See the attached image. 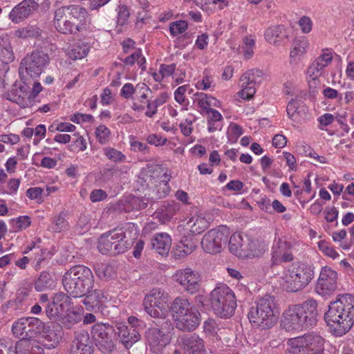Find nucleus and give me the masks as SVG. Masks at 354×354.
I'll list each match as a JSON object with an SVG mask.
<instances>
[{
  "instance_id": "31",
  "label": "nucleus",
  "mask_w": 354,
  "mask_h": 354,
  "mask_svg": "<svg viewBox=\"0 0 354 354\" xmlns=\"http://www.w3.org/2000/svg\"><path fill=\"white\" fill-rule=\"evenodd\" d=\"M168 300L143 303L145 311L154 318L165 319L167 314Z\"/></svg>"
},
{
  "instance_id": "36",
  "label": "nucleus",
  "mask_w": 354,
  "mask_h": 354,
  "mask_svg": "<svg viewBox=\"0 0 354 354\" xmlns=\"http://www.w3.org/2000/svg\"><path fill=\"white\" fill-rule=\"evenodd\" d=\"M14 59V53L7 35L0 36V61L8 64Z\"/></svg>"
},
{
  "instance_id": "33",
  "label": "nucleus",
  "mask_w": 354,
  "mask_h": 354,
  "mask_svg": "<svg viewBox=\"0 0 354 354\" xmlns=\"http://www.w3.org/2000/svg\"><path fill=\"white\" fill-rule=\"evenodd\" d=\"M264 35L266 41L275 46H279L287 38V32L284 26L280 25L268 28Z\"/></svg>"
},
{
  "instance_id": "38",
  "label": "nucleus",
  "mask_w": 354,
  "mask_h": 354,
  "mask_svg": "<svg viewBox=\"0 0 354 354\" xmlns=\"http://www.w3.org/2000/svg\"><path fill=\"white\" fill-rule=\"evenodd\" d=\"M55 286L53 277L47 272H42L35 283V289L39 292L52 289Z\"/></svg>"
},
{
  "instance_id": "30",
  "label": "nucleus",
  "mask_w": 354,
  "mask_h": 354,
  "mask_svg": "<svg viewBox=\"0 0 354 354\" xmlns=\"http://www.w3.org/2000/svg\"><path fill=\"white\" fill-rule=\"evenodd\" d=\"M179 208V204L174 201H165L156 212V217L162 223H166L173 218Z\"/></svg>"
},
{
  "instance_id": "61",
  "label": "nucleus",
  "mask_w": 354,
  "mask_h": 354,
  "mask_svg": "<svg viewBox=\"0 0 354 354\" xmlns=\"http://www.w3.org/2000/svg\"><path fill=\"white\" fill-rule=\"evenodd\" d=\"M188 88L187 85L179 86L174 92L175 100L179 104H183L185 100V93Z\"/></svg>"
},
{
  "instance_id": "8",
  "label": "nucleus",
  "mask_w": 354,
  "mask_h": 354,
  "mask_svg": "<svg viewBox=\"0 0 354 354\" xmlns=\"http://www.w3.org/2000/svg\"><path fill=\"white\" fill-rule=\"evenodd\" d=\"M132 245L122 229L113 230L102 234L98 239L97 249L102 254L117 255L125 252Z\"/></svg>"
},
{
  "instance_id": "62",
  "label": "nucleus",
  "mask_w": 354,
  "mask_h": 354,
  "mask_svg": "<svg viewBox=\"0 0 354 354\" xmlns=\"http://www.w3.org/2000/svg\"><path fill=\"white\" fill-rule=\"evenodd\" d=\"M212 84V77L206 75H204L201 80L196 83V88L201 90H207L211 88Z\"/></svg>"
},
{
  "instance_id": "18",
  "label": "nucleus",
  "mask_w": 354,
  "mask_h": 354,
  "mask_svg": "<svg viewBox=\"0 0 354 354\" xmlns=\"http://www.w3.org/2000/svg\"><path fill=\"white\" fill-rule=\"evenodd\" d=\"M177 342L184 354H206L204 341L196 333L182 335Z\"/></svg>"
},
{
  "instance_id": "63",
  "label": "nucleus",
  "mask_w": 354,
  "mask_h": 354,
  "mask_svg": "<svg viewBox=\"0 0 354 354\" xmlns=\"http://www.w3.org/2000/svg\"><path fill=\"white\" fill-rule=\"evenodd\" d=\"M128 324L129 325L127 326H129L130 328L136 329L139 333L143 327V322L134 316H131L128 318Z\"/></svg>"
},
{
  "instance_id": "6",
  "label": "nucleus",
  "mask_w": 354,
  "mask_h": 354,
  "mask_svg": "<svg viewBox=\"0 0 354 354\" xmlns=\"http://www.w3.org/2000/svg\"><path fill=\"white\" fill-rule=\"evenodd\" d=\"M314 277L313 268L301 262L288 266L281 277V285L287 292H296L305 288Z\"/></svg>"
},
{
  "instance_id": "58",
  "label": "nucleus",
  "mask_w": 354,
  "mask_h": 354,
  "mask_svg": "<svg viewBox=\"0 0 354 354\" xmlns=\"http://www.w3.org/2000/svg\"><path fill=\"white\" fill-rule=\"evenodd\" d=\"M26 95L24 93V95H17L15 93L8 94V100L15 102L19 104L21 107H26L28 105V100L25 96Z\"/></svg>"
},
{
  "instance_id": "20",
  "label": "nucleus",
  "mask_w": 354,
  "mask_h": 354,
  "mask_svg": "<svg viewBox=\"0 0 354 354\" xmlns=\"http://www.w3.org/2000/svg\"><path fill=\"white\" fill-rule=\"evenodd\" d=\"M93 348V342L89 334L86 331H82L75 335L70 353L71 354H92Z\"/></svg>"
},
{
  "instance_id": "22",
  "label": "nucleus",
  "mask_w": 354,
  "mask_h": 354,
  "mask_svg": "<svg viewBox=\"0 0 354 354\" xmlns=\"http://www.w3.org/2000/svg\"><path fill=\"white\" fill-rule=\"evenodd\" d=\"M176 327L182 331H193L200 324L201 314L198 309L187 313L174 319Z\"/></svg>"
},
{
  "instance_id": "42",
  "label": "nucleus",
  "mask_w": 354,
  "mask_h": 354,
  "mask_svg": "<svg viewBox=\"0 0 354 354\" xmlns=\"http://www.w3.org/2000/svg\"><path fill=\"white\" fill-rule=\"evenodd\" d=\"M96 274L102 279H109L113 278L115 272L113 266L107 263H99L95 267Z\"/></svg>"
},
{
  "instance_id": "48",
  "label": "nucleus",
  "mask_w": 354,
  "mask_h": 354,
  "mask_svg": "<svg viewBox=\"0 0 354 354\" xmlns=\"http://www.w3.org/2000/svg\"><path fill=\"white\" fill-rule=\"evenodd\" d=\"M110 134V130L105 125H100L95 130L97 141L102 145H105L109 142Z\"/></svg>"
},
{
  "instance_id": "4",
  "label": "nucleus",
  "mask_w": 354,
  "mask_h": 354,
  "mask_svg": "<svg viewBox=\"0 0 354 354\" xmlns=\"http://www.w3.org/2000/svg\"><path fill=\"white\" fill-rule=\"evenodd\" d=\"M62 283L68 295L75 298L84 297L94 285V276L91 270L82 265L72 267L65 272Z\"/></svg>"
},
{
  "instance_id": "43",
  "label": "nucleus",
  "mask_w": 354,
  "mask_h": 354,
  "mask_svg": "<svg viewBox=\"0 0 354 354\" xmlns=\"http://www.w3.org/2000/svg\"><path fill=\"white\" fill-rule=\"evenodd\" d=\"M190 230L192 233L199 234L209 226L208 221L203 217H197L189 221Z\"/></svg>"
},
{
  "instance_id": "29",
  "label": "nucleus",
  "mask_w": 354,
  "mask_h": 354,
  "mask_svg": "<svg viewBox=\"0 0 354 354\" xmlns=\"http://www.w3.org/2000/svg\"><path fill=\"white\" fill-rule=\"evenodd\" d=\"M196 309V308L190 303L189 299L183 297H177L175 298L171 306V311L174 319L182 317L183 315Z\"/></svg>"
},
{
  "instance_id": "55",
  "label": "nucleus",
  "mask_w": 354,
  "mask_h": 354,
  "mask_svg": "<svg viewBox=\"0 0 354 354\" xmlns=\"http://www.w3.org/2000/svg\"><path fill=\"white\" fill-rule=\"evenodd\" d=\"M139 88L134 87L131 83L125 84L120 91V95L125 99L132 98L133 94L136 93Z\"/></svg>"
},
{
  "instance_id": "60",
  "label": "nucleus",
  "mask_w": 354,
  "mask_h": 354,
  "mask_svg": "<svg viewBox=\"0 0 354 354\" xmlns=\"http://www.w3.org/2000/svg\"><path fill=\"white\" fill-rule=\"evenodd\" d=\"M299 25L304 33H308L312 30L313 22L308 17L304 16L299 21Z\"/></svg>"
},
{
  "instance_id": "17",
  "label": "nucleus",
  "mask_w": 354,
  "mask_h": 354,
  "mask_svg": "<svg viewBox=\"0 0 354 354\" xmlns=\"http://www.w3.org/2000/svg\"><path fill=\"white\" fill-rule=\"evenodd\" d=\"M0 354H44L35 339L22 338L17 341L15 350L0 342Z\"/></svg>"
},
{
  "instance_id": "37",
  "label": "nucleus",
  "mask_w": 354,
  "mask_h": 354,
  "mask_svg": "<svg viewBox=\"0 0 354 354\" xmlns=\"http://www.w3.org/2000/svg\"><path fill=\"white\" fill-rule=\"evenodd\" d=\"M89 50L87 44L77 41L68 47L67 55L73 60L80 59L86 56Z\"/></svg>"
},
{
  "instance_id": "54",
  "label": "nucleus",
  "mask_w": 354,
  "mask_h": 354,
  "mask_svg": "<svg viewBox=\"0 0 354 354\" xmlns=\"http://www.w3.org/2000/svg\"><path fill=\"white\" fill-rule=\"evenodd\" d=\"M217 328V324L213 319H208L203 324V330L207 335H214L216 333Z\"/></svg>"
},
{
  "instance_id": "5",
  "label": "nucleus",
  "mask_w": 354,
  "mask_h": 354,
  "mask_svg": "<svg viewBox=\"0 0 354 354\" xmlns=\"http://www.w3.org/2000/svg\"><path fill=\"white\" fill-rule=\"evenodd\" d=\"M274 300V297L265 295L250 308L248 317L252 326L265 330L275 325L278 320L279 312Z\"/></svg>"
},
{
  "instance_id": "25",
  "label": "nucleus",
  "mask_w": 354,
  "mask_h": 354,
  "mask_svg": "<svg viewBox=\"0 0 354 354\" xmlns=\"http://www.w3.org/2000/svg\"><path fill=\"white\" fill-rule=\"evenodd\" d=\"M84 297L82 303L88 310L100 308L108 300L106 295L100 289H90Z\"/></svg>"
},
{
  "instance_id": "49",
  "label": "nucleus",
  "mask_w": 354,
  "mask_h": 354,
  "mask_svg": "<svg viewBox=\"0 0 354 354\" xmlns=\"http://www.w3.org/2000/svg\"><path fill=\"white\" fill-rule=\"evenodd\" d=\"M30 218L28 216H22L12 220V225L15 231L26 229L30 225Z\"/></svg>"
},
{
  "instance_id": "44",
  "label": "nucleus",
  "mask_w": 354,
  "mask_h": 354,
  "mask_svg": "<svg viewBox=\"0 0 354 354\" xmlns=\"http://www.w3.org/2000/svg\"><path fill=\"white\" fill-rule=\"evenodd\" d=\"M171 175L167 174L166 172L163 173L160 177V181L156 185V189L158 196L159 198L165 197L170 192V187L169 186V181L170 180Z\"/></svg>"
},
{
  "instance_id": "26",
  "label": "nucleus",
  "mask_w": 354,
  "mask_h": 354,
  "mask_svg": "<svg viewBox=\"0 0 354 354\" xmlns=\"http://www.w3.org/2000/svg\"><path fill=\"white\" fill-rule=\"evenodd\" d=\"M147 339L149 344L154 348L159 349L167 345L169 343L170 338L168 335L160 328L153 327L148 329L147 332Z\"/></svg>"
},
{
  "instance_id": "50",
  "label": "nucleus",
  "mask_w": 354,
  "mask_h": 354,
  "mask_svg": "<svg viewBox=\"0 0 354 354\" xmlns=\"http://www.w3.org/2000/svg\"><path fill=\"white\" fill-rule=\"evenodd\" d=\"M44 189L39 187H30L26 191V196L30 200H36L38 203L44 202Z\"/></svg>"
},
{
  "instance_id": "47",
  "label": "nucleus",
  "mask_w": 354,
  "mask_h": 354,
  "mask_svg": "<svg viewBox=\"0 0 354 354\" xmlns=\"http://www.w3.org/2000/svg\"><path fill=\"white\" fill-rule=\"evenodd\" d=\"M130 12L127 6H121L118 7L117 19V28L118 32H121L122 26L127 24Z\"/></svg>"
},
{
  "instance_id": "16",
  "label": "nucleus",
  "mask_w": 354,
  "mask_h": 354,
  "mask_svg": "<svg viewBox=\"0 0 354 354\" xmlns=\"http://www.w3.org/2000/svg\"><path fill=\"white\" fill-rule=\"evenodd\" d=\"M337 273L331 268L324 267L320 272L316 291L319 295L325 296L334 292L337 286Z\"/></svg>"
},
{
  "instance_id": "46",
  "label": "nucleus",
  "mask_w": 354,
  "mask_h": 354,
  "mask_svg": "<svg viewBox=\"0 0 354 354\" xmlns=\"http://www.w3.org/2000/svg\"><path fill=\"white\" fill-rule=\"evenodd\" d=\"M160 299L169 300V294L160 288H153L145 296L143 303L159 301Z\"/></svg>"
},
{
  "instance_id": "51",
  "label": "nucleus",
  "mask_w": 354,
  "mask_h": 354,
  "mask_svg": "<svg viewBox=\"0 0 354 354\" xmlns=\"http://www.w3.org/2000/svg\"><path fill=\"white\" fill-rule=\"evenodd\" d=\"M255 41L254 39L251 37H246L244 39L243 50L244 56L246 59H250L254 54V47Z\"/></svg>"
},
{
  "instance_id": "23",
  "label": "nucleus",
  "mask_w": 354,
  "mask_h": 354,
  "mask_svg": "<svg viewBox=\"0 0 354 354\" xmlns=\"http://www.w3.org/2000/svg\"><path fill=\"white\" fill-rule=\"evenodd\" d=\"M116 333L124 346L129 349L140 339V334L136 329L130 328L124 323L116 324Z\"/></svg>"
},
{
  "instance_id": "27",
  "label": "nucleus",
  "mask_w": 354,
  "mask_h": 354,
  "mask_svg": "<svg viewBox=\"0 0 354 354\" xmlns=\"http://www.w3.org/2000/svg\"><path fill=\"white\" fill-rule=\"evenodd\" d=\"M171 245L170 236L165 232L156 234L151 239V246L157 253L166 255Z\"/></svg>"
},
{
  "instance_id": "9",
  "label": "nucleus",
  "mask_w": 354,
  "mask_h": 354,
  "mask_svg": "<svg viewBox=\"0 0 354 354\" xmlns=\"http://www.w3.org/2000/svg\"><path fill=\"white\" fill-rule=\"evenodd\" d=\"M49 62L47 53L39 50L27 54L21 61L19 68L22 80L28 77L35 79L40 76Z\"/></svg>"
},
{
  "instance_id": "11",
  "label": "nucleus",
  "mask_w": 354,
  "mask_h": 354,
  "mask_svg": "<svg viewBox=\"0 0 354 354\" xmlns=\"http://www.w3.org/2000/svg\"><path fill=\"white\" fill-rule=\"evenodd\" d=\"M115 333L114 328L108 323L95 324L91 330L97 346L104 353H110L115 348Z\"/></svg>"
},
{
  "instance_id": "1",
  "label": "nucleus",
  "mask_w": 354,
  "mask_h": 354,
  "mask_svg": "<svg viewBox=\"0 0 354 354\" xmlns=\"http://www.w3.org/2000/svg\"><path fill=\"white\" fill-rule=\"evenodd\" d=\"M324 320L334 335L341 337L347 333L354 325V297L339 295L330 303Z\"/></svg>"
},
{
  "instance_id": "59",
  "label": "nucleus",
  "mask_w": 354,
  "mask_h": 354,
  "mask_svg": "<svg viewBox=\"0 0 354 354\" xmlns=\"http://www.w3.org/2000/svg\"><path fill=\"white\" fill-rule=\"evenodd\" d=\"M147 141L150 145H154L155 146H162L164 145L167 139L162 138L157 134H151L147 138Z\"/></svg>"
},
{
  "instance_id": "64",
  "label": "nucleus",
  "mask_w": 354,
  "mask_h": 354,
  "mask_svg": "<svg viewBox=\"0 0 354 354\" xmlns=\"http://www.w3.org/2000/svg\"><path fill=\"white\" fill-rule=\"evenodd\" d=\"M107 196L106 193L102 189H95L90 194V199L92 202L103 201Z\"/></svg>"
},
{
  "instance_id": "41",
  "label": "nucleus",
  "mask_w": 354,
  "mask_h": 354,
  "mask_svg": "<svg viewBox=\"0 0 354 354\" xmlns=\"http://www.w3.org/2000/svg\"><path fill=\"white\" fill-rule=\"evenodd\" d=\"M308 46V42L306 39L302 38L295 40L290 53V58H300L306 52Z\"/></svg>"
},
{
  "instance_id": "35",
  "label": "nucleus",
  "mask_w": 354,
  "mask_h": 354,
  "mask_svg": "<svg viewBox=\"0 0 354 354\" xmlns=\"http://www.w3.org/2000/svg\"><path fill=\"white\" fill-rule=\"evenodd\" d=\"M247 241L246 246H244L245 258L259 257L264 253L266 247L264 242L248 237Z\"/></svg>"
},
{
  "instance_id": "2",
  "label": "nucleus",
  "mask_w": 354,
  "mask_h": 354,
  "mask_svg": "<svg viewBox=\"0 0 354 354\" xmlns=\"http://www.w3.org/2000/svg\"><path fill=\"white\" fill-rule=\"evenodd\" d=\"M317 315L316 300L309 299L286 309L282 315L281 326L288 332L310 329L317 324Z\"/></svg>"
},
{
  "instance_id": "45",
  "label": "nucleus",
  "mask_w": 354,
  "mask_h": 354,
  "mask_svg": "<svg viewBox=\"0 0 354 354\" xmlns=\"http://www.w3.org/2000/svg\"><path fill=\"white\" fill-rule=\"evenodd\" d=\"M104 156L111 161L115 163L124 162L126 156L120 151L115 148L107 147L103 149Z\"/></svg>"
},
{
  "instance_id": "34",
  "label": "nucleus",
  "mask_w": 354,
  "mask_h": 354,
  "mask_svg": "<svg viewBox=\"0 0 354 354\" xmlns=\"http://www.w3.org/2000/svg\"><path fill=\"white\" fill-rule=\"evenodd\" d=\"M43 30L37 25L28 24L15 30L13 35L18 39H40L42 37Z\"/></svg>"
},
{
  "instance_id": "32",
  "label": "nucleus",
  "mask_w": 354,
  "mask_h": 354,
  "mask_svg": "<svg viewBox=\"0 0 354 354\" xmlns=\"http://www.w3.org/2000/svg\"><path fill=\"white\" fill-rule=\"evenodd\" d=\"M196 248L194 240L189 237H183L176 245L174 256L176 259H180L190 254Z\"/></svg>"
},
{
  "instance_id": "57",
  "label": "nucleus",
  "mask_w": 354,
  "mask_h": 354,
  "mask_svg": "<svg viewBox=\"0 0 354 354\" xmlns=\"http://www.w3.org/2000/svg\"><path fill=\"white\" fill-rule=\"evenodd\" d=\"M324 96L329 100H335L337 99L339 102L342 100V95L339 93V92L330 87H326L322 91Z\"/></svg>"
},
{
  "instance_id": "52",
  "label": "nucleus",
  "mask_w": 354,
  "mask_h": 354,
  "mask_svg": "<svg viewBox=\"0 0 354 354\" xmlns=\"http://www.w3.org/2000/svg\"><path fill=\"white\" fill-rule=\"evenodd\" d=\"M187 23L185 21H178L170 24L169 30L173 36H176L185 31Z\"/></svg>"
},
{
  "instance_id": "14",
  "label": "nucleus",
  "mask_w": 354,
  "mask_h": 354,
  "mask_svg": "<svg viewBox=\"0 0 354 354\" xmlns=\"http://www.w3.org/2000/svg\"><path fill=\"white\" fill-rule=\"evenodd\" d=\"M174 279L183 289L190 294H194L199 290L200 274L189 268L176 270Z\"/></svg>"
},
{
  "instance_id": "56",
  "label": "nucleus",
  "mask_w": 354,
  "mask_h": 354,
  "mask_svg": "<svg viewBox=\"0 0 354 354\" xmlns=\"http://www.w3.org/2000/svg\"><path fill=\"white\" fill-rule=\"evenodd\" d=\"M46 314L47 317L50 319L57 320L59 317V311L57 307V304L53 301L52 304H48L46 309Z\"/></svg>"
},
{
  "instance_id": "10",
  "label": "nucleus",
  "mask_w": 354,
  "mask_h": 354,
  "mask_svg": "<svg viewBox=\"0 0 354 354\" xmlns=\"http://www.w3.org/2000/svg\"><path fill=\"white\" fill-rule=\"evenodd\" d=\"M230 229L224 225L209 230L203 237L201 245L209 254L219 253L227 243Z\"/></svg>"
},
{
  "instance_id": "7",
  "label": "nucleus",
  "mask_w": 354,
  "mask_h": 354,
  "mask_svg": "<svg viewBox=\"0 0 354 354\" xmlns=\"http://www.w3.org/2000/svg\"><path fill=\"white\" fill-rule=\"evenodd\" d=\"M209 297L211 307L217 316L226 319L234 315L236 307V297L227 285L216 287Z\"/></svg>"
},
{
  "instance_id": "40",
  "label": "nucleus",
  "mask_w": 354,
  "mask_h": 354,
  "mask_svg": "<svg viewBox=\"0 0 354 354\" xmlns=\"http://www.w3.org/2000/svg\"><path fill=\"white\" fill-rule=\"evenodd\" d=\"M66 213L62 212L58 215L54 216L51 225V229L55 232H61L68 230L69 224L66 218Z\"/></svg>"
},
{
  "instance_id": "39",
  "label": "nucleus",
  "mask_w": 354,
  "mask_h": 354,
  "mask_svg": "<svg viewBox=\"0 0 354 354\" xmlns=\"http://www.w3.org/2000/svg\"><path fill=\"white\" fill-rule=\"evenodd\" d=\"M137 88H139L140 95L138 97V102H134L132 104V109L136 111H142L145 109V100H147V93L151 92L150 88L145 84H138ZM147 104V102H146Z\"/></svg>"
},
{
  "instance_id": "21",
  "label": "nucleus",
  "mask_w": 354,
  "mask_h": 354,
  "mask_svg": "<svg viewBox=\"0 0 354 354\" xmlns=\"http://www.w3.org/2000/svg\"><path fill=\"white\" fill-rule=\"evenodd\" d=\"M37 7L34 0H24L15 6L9 14V19L15 23H19L29 17Z\"/></svg>"
},
{
  "instance_id": "53",
  "label": "nucleus",
  "mask_w": 354,
  "mask_h": 354,
  "mask_svg": "<svg viewBox=\"0 0 354 354\" xmlns=\"http://www.w3.org/2000/svg\"><path fill=\"white\" fill-rule=\"evenodd\" d=\"M319 249L322 251L326 255L335 259L339 257L337 252L328 243L324 241H319L318 243Z\"/></svg>"
},
{
  "instance_id": "24",
  "label": "nucleus",
  "mask_w": 354,
  "mask_h": 354,
  "mask_svg": "<svg viewBox=\"0 0 354 354\" xmlns=\"http://www.w3.org/2000/svg\"><path fill=\"white\" fill-rule=\"evenodd\" d=\"M333 59V56L329 53H324L319 56L308 68L307 79H318L322 75V71Z\"/></svg>"
},
{
  "instance_id": "3",
  "label": "nucleus",
  "mask_w": 354,
  "mask_h": 354,
  "mask_svg": "<svg viewBox=\"0 0 354 354\" xmlns=\"http://www.w3.org/2000/svg\"><path fill=\"white\" fill-rule=\"evenodd\" d=\"M88 12L77 5L58 8L55 11L54 26L62 34L75 35L85 28Z\"/></svg>"
},
{
  "instance_id": "19",
  "label": "nucleus",
  "mask_w": 354,
  "mask_h": 354,
  "mask_svg": "<svg viewBox=\"0 0 354 354\" xmlns=\"http://www.w3.org/2000/svg\"><path fill=\"white\" fill-rule=\"evenodd\" d=\"M294 260L293 245L291 242L279 239L272 248V261L273 264L279 265Z\"/></svg>"
},
{
  "instance_id": "12",
  "label": "nucleus",
  "mask_w": 354,
  "mask_h": 354,
  "mask_svg": "<svg viewBox=\"0 0 354 354\" xmlns=\"http://www.w3.org/2000/svg\"><path fill=\"white\" fill-rule=\"evenodd\" d=\"M44 327V322L38 318L29 317L20 318L15 322L12 331L17 337L34 339Z\"/></svg>"
},
{
  "instance_id": "13",
  "label": "nucleus",
  "mask_w": 354,
  "mask_h": 354,
  "mask_svg": "<svg viewBox=\"0 0 354 354\" xmlns=\"http://www.w3.org/2000/svg\"><path fill=\"white\" fill-rule=\"evenodd\" d=\"M37 335V339H35V341L43 351L44 348H54L62 338V327L58 324H44V328Z\"/></svg>"
},
{
  "instance_id": "28",
  "label": "nucleus",
  "mask_w": 354,
  "mask_h": 354,
  "mask_svg": "<svg viewBox=\"0 0 354 354\" xmlns=\"http://www.w3.org/2000/svg\"><path fill=\"white\" fill-rule=\"evenodd\" d=\"M248 236H243L240 233H234L229 239V250L239 258L244 259L245 251L244 246H246Z\"/></svg>"
},
{
  "instance_id": "15",
  "label": "nucleus",
  "mask_w": 354,
  "mask_h": 354,
  "mask_svg": "<svg viewBox=\"0 0 354 354\" xmlns=\"http://www.w3.org/2000/svg\"><path fill=\"white\" fill-rule=\"evenodd\" d=\"M263 72L259 69H250L246 71L240 78L241 91L239 95L243 100H250L256 93V84L261 82L259 80Z\"/></svg>"
}]
</instances>
